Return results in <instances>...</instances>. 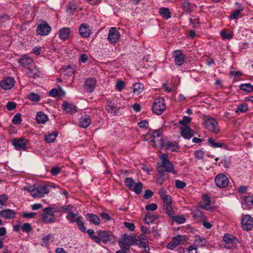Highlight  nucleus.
<instances>
[{
  "mask_svg": "<svg viewBox=\"0 0 253 253\" xmlns=\"http://www.w3.org/2000/svg\"><path fill=\"white\" fill-rule=\"evenodd\" d=\"M241 90L248 93L253 91V85L250 83L242 84L240 85Z\"/></svg>",
  "mask_w": 253,
  "mask_h": 253,
  "instance_id": "nucleus-37",
  "label": "nucleus"
},
{
  "mask_svg": "<svg viewBox=\"0 0 253 253\" xmlns=\"http://www.w3.org/2000/svg\"><path fill=\"white\" fill-rule=\"evenodd\" d=\"M77 9V6L74 3H69L67 6V11L70 14L73 13Z\"/></svg>",
  "mask_w": 253,
  "mask_h": 253,
  "instance_id": "nucleus-59",
  "label": "nucleus"
},
{
  "mask_svg": "<svg viewBox=\"0 0 253 253\" xmlns=\"http://www.w3.org/2000/svg\"><path fill=\"white\" fill-rule=\"evenodd\" d=\"M96 84V81L92 78L87 79L84 84L85 88L86 91L91 92L93 91Z\"/></svg>",
  "mask_w": 253,
  "mask_h": 253,
  "instance_id": "nucleus-16",
  "label": "nucleus"
},
{
  "mask_svg": "<svg viewBox=\"0 0 253 253\" xmlns=\"http://www.w3.org/2000/svg\"><path fill=\"white\" fill-rule=\"evenodd\" d=\"M188 253H197V247L195 245L190 246L187 248Z\"/></svg>",
  "mask_w": 253,
  "mask_h": 253,
  "instance_id": "nucleus-64",
  "label": "nucleus"
},
{
  "mask_svg": "<svg viewBox=\"0 0 253 253\" xmlns=\"http://www.w3.org/2000/svg\"><path fill=\"white\" fill-rule=\"evenodd\" d=\"M80 35L83 37H88L90 34V30L89 29L88 25L86 24H82L79 29Z\"/></svg>",
  "mask_w": 253,
  "mask_h": 253,
  "instance_id": "nucleus-21",
  "label": "nucleus"
},
{
  "mask_svg": "<svg viewBox=\"0 0 253 253\" xmlns=\"http://www.w3.org/2000/svg\"><path fill=\"white\" fill-rule=\"evenodd\" d=\"M160 15L165 19H168L171 17V13L168 8L161 7L159 9Z\"/></svg>",
  "mask_w": 253,
  "mask_h": 253,
  "instance_id": "nucleus-27",
  "label": "nucleus"
},
{
  "mask_svg": "<svg viewBox=\"0 0 253 253\" xmlns=\"http://www.w3.org/2000/svg\"><path fill=\"white\" fill-rule=\"evenodd\" d=\"M8 198L6 194L0 195V208H2L5 205V203L8 200Z\"/></svg>",
  "mask_w": 253,
  "mask_h": 253,
  "instance_id": "nucleus-55",
  "label": "nucleus"
},
{
  "mask_svg": "<svg viewBox=\"0 0 253 253\" xmlns=\"http://www.w3.org/2000/svg\"><path fill=\"white\" fill-rule=\"evenodd\" d=\"M36 120L39 124H44L48 120V117L42 112L41 111L37 113Z\"/></svg>",
  "mask_w": 253,
  "mask_h": 253,
  "instance_id": "nucleus-32",
  "label": "nucleus"
},
{
  "mask_svg": "<svg viewBox=\"0 0 253 253\" xmlns=\"http://www.w3.org/2000/svg\"><path fill=\"white\" fill-rule=\"evenodd\" d=\"M194 241L197 244V246L204 247L207 244V240L205 238L201 237L198 235L194 236Z\"/></svg>",
  "mask_w": 253,
  "mask_h": 253,
  "instance_id": "nucleus-33",
  "label": "nucleus"
},
{
  "mask_svg": "<svg viewBox=\"0 0 253 253\" xmlns=\"http://www.w3.org/2000/svg\"><path fill=\"white\" fill-rule=\"evenodd\" d=\"M223 240L226 244H229L235 243L237 242V239L235 237L228 234H225L223 236Z\"/></svg>",
  "mask_w": 253,
  "mask_h": 253,
  "instance_id": "nucleus-34",
  "label": "nucleus"
},
{
  "mask_svg": "<svg viewBox=\"0 0 253 253\" xmlns=\"http://www.w3.org/2000/svg\"><path fill=\"white\" fill-rule=\"evenodd\" d=\"M162 131L161 129H158L154 132L152 140L155 145H159L161 147L164 146V142L160 138Z\"/></svg>",
  "mask_w": 253,
  "mask_h": 253,
  "instance_id": "nucleus-14",
  "label": "nucleus"
},
{
  "mask_svg": "<svg viewBox=\"0 0 253 253\" xmlns=\"http://www.w3.org/2000/svg\"><path fill=\"white\" fill-rule=\"evenodd\" d=\"M125 84L124 81L121 79H117L116 85L115 89L118 91H121L124 88Z\"/></svg>",
  "mask_w": 253,
  "mask_h": 253,
  "instance_id": "nucleus-48",
  "label": "nucleus"
},
{
  "mask_svg": "<svg viewBox=\"0 0 253 253\" xmlns=\"http://www.w3.org/2000/svg\"><path fill=\"white\" fill-rule=\"evenodd\" d=\"M33 59L27 55H24L18 59V62L21 64L23 66H30L33 65Z\"/></svg>",
  "mask_w": 253,
  "mask_h": 253,
  "instance_id": "nucleus-23",
  "label": "nucleus"
},
{
  "mask_svg": "<svg viewBox=\"0 0 253 253\" xmlns=\"http://www.w3.org/2000/svg\"><path fill=\"white\" fill-rule=\"evenodd\" d=\"M241 224L242 227L244 230L249 231L253 227V219L250 215L247 214L243 217Z\"/></svg>",
  "mask_w": 253,
  "mask_h": 253,
  "instance_id": "nucleus-10",
  "label": "nucleus"
},
{
  "mask_svg": "<svg viewBox=\"0 0 253 253\" xmlns=\"http://www.w3.org/2000/svg\"><path fill=\"white\" fill-rule=\"evenodd\" d=\"M21 230L23 232L29 233L32 231V227L29 223H25L22 225Z\"/></svg>",
  "mask_w": 253,
  "mask_h": 253,
  "instance_id": "nucleus-54",
  "label": "nucleus"
},
{
  "mask_svg": "<svg viewBox=\"0 0 253 253\" xmlns=\"http://www.w3.org/2000/svg\"><path fill=\"white\" fill-rule=\"evenodd\" d=\"M175 185L176 188L179 189H182L186 186V184L184 181H181L180 180H176L175 181Z\"/></svg>",
  "mask_w": 253,
  "mask_h": 253,
  "instance_id": "nucleus-62",
  "label": "nucleus"
},
{
  "mask_svg": "<svg viewBox=\"0 0 253 253\" xmlns=\"http://www.w3.org/2000/svg\"><path fill=\"white\" fill-rule=\"evenodd\" d=\"M69 34L70 30L69 28H63L60 31L59 37L61 39L63 40H66L69 38Z\"/></svg>",
  "mask_w": 253,
  "mask_h": 253,
  "instance_id": "nucleus-39",
  "label": "nucleus"
},
{
  "mask_svg": "<svg viewBox=\"0 0 253 253\" xmlns=\"http://www.w3.org/2000/svg\"><path fill=\"white\" fill-rule=\"evenodd\" d=\"M90 118L87 116H84L81 118L80 126L84 128H85L90 125Z\"/></svg>",
  "mask_w": 253,
  "mask_h": 253,
  "instance_id": "nucleus-35",
  "label": "nucleus"
},
{
  "mask_svg": "<svg viewBox=\"0 0 253 253\" xmlns=\"http://www.w3.org/2000/svg\"><path fill=\"white\" fill-rule=\"evenodd\" d=\"M158 217V215H155L149 212H147L145 215L144 220L147 224L152 223Z\"/></svg>",
  "mask_w": 253,
  "mask_h": 253,
  "instance_id": "nucleus-31",
  "label": "nucleus"
},
{
  "mask_svg": "<svg viewBox=\"0 0 253 253\" xmlns=\"http://www.w3.org/2000/svg\"><path fill=\"white\" fill-rule=\"evenodd\" d=\"M160 160L157 163L156 168L160 173L164 172H169L172 174H176L177 171L174 169L173 165L171 163L167 154H163L159 156Z\"/></svg>",
  "mask_w": 253,
  "mask_h": 253,
  "instance_id": "nucleus-1",
  "label": "nucleus"
},
{
  "mask_svg": "<svg viewBox=\"0 0 253 253\" xmlns=\"http://www.w3.org/2000/svg\"><path fill=\"white\" fill-rule=\"evenodd\" d=\"M42 246H47L50 243H51L53 241L54 237L52 234H49L44 237L42 238Z\"/></svg>",
  "mask_w": 253,
  "mask_h": 253,
  "instance_id": "nucleus-43",
  "label": "nucleus"
},
{
  "mask_svg": "<svg viewBox=\"0 0 253 253\" xmlns=\"http://www.w3.org/2000/svg\"><path fill=\"white\" fill-rule=\"evenodd\" d=\"M162 200L163 201V207H166L167 205H172V199L170 196H166V198Z\"/></svg>",
  "mask_w": 253,
  "mask_h": 253,
  "instance_id": "nucleus-60",
  "label": "nucleus"
},
{
  "mask_svg": "<svg viewBox=\"0 0 253 253\" xmlns=\"http://www.w3.org/2000/svg\"><path fill=\"white\" fill-rule=\"evenodd\" d=\"M99 243L101 241L104 243L109 241V236L106 231H99L98 233Z\"/></svg>",
  "mask_w": 253,
  "mask_h": 253,
  "instance_id": "nucleus-29",
  "label": "nucleus"
},
{
  "mask_svg": "<svg viewBox=\"0 0 253 253\" xmlns=\"http://www.w3.org/2000/svg\"><path fill=\"white\" fill-rule=\"evenodd\" d=\"M63 109L68 113H74L77 111V107L72 103L64 102L62 105Z\"/></svg>",
  "mask_w": 253,
  "mask_h": 253,
  "instance_id": "nucleus-18",
  "label": "nucleus"
},
{
  "mask_svg": "<svg viewBox=\"0 0 253 253\" xmlns=\"http://www.w3.org/2000/svg\"><path fill=\"white\" fill-rule=\"evenodd\" d=\"M172 56L174 58V63L178 66H181L186 59L185 55L180 49L173 51L172 52Z\"/></svg>",
  "mask_w": 253,
  "mask_h": 253,
  "instance_id": "nucleus-7",
  "label": "nucleus"
},
{
  "mask_svg": "<svg viewBox=\"0 0 253 253\" xmlns=\"http://www.w3.org/2000/svg\"><path fill=\"white\" fill-rule=\"evenodd\" d=\"M208 143L213 148H225L226 145L225 143L221 142H216L212 138H210L208 139Z\"/></svg>",
  "mask_w": 253,
  "mask_h": 253,
  "instance_id": "nucleus-26",
  "label": "nucleus"
},
{
  "mask_svg": "<svg viewBox=\"0 0 253 253\" xmlns=\"http://www.w3.org/2000/svg\"><path fill=\"white\" fill-rule=\"evenodd\" d=\"M163 210L169 216V217H173L175 215V212L172 207V205H167L166 207H163Z\"/></svg>",
  "mask_w": 253,
  "mask_h": 253,
  "instance_id": "nucleus-42",
  "label": "nucleus"
},
{
  "mask_svg": "<svg viewBox=\"0 0 253 253\" xmlns=\"http://www.w3.org/2000/svg\"><path fill=\"white\" fill-rule=\"evenodd\" d=\"M87 233L90 236V237L95 242L97 243H99V239L98 238V236H96L94 235V231L93 229H89L87 230Z\"/></svg>",
  "mask_w": 253,
  "mask_h": 253,
  "instance_id": "nucleus-58",
  "label": "nucleus"
},
{
  "mask_svg": "<svg viewBox=\"0 0 253 253\" xmlns=\"http://www.w3.org/2000/svg\"><path fill=\"white\" fill-rule=\"evenodd\" d=\"M214 182L216 185L220 188L226 187L229 183L227 177L223 173L218 174L215 177Z\"/></svg>",
  "mask_w": 253,
  "mask_h": 253,
  "instance_id": "nucleus-8",
  "label": "nucleus"
},
{
  "mask_svg": "<svg viewBox=\"0 0 253 253\" xmlns=\"http://www.w3.org/2000/svg\"><path fill=\"white\" fill-rule=\"evenodd\" d=\"M152 109L153 112L156 114H162L166 109L164 99L163 97L156 99L153 103Z\"/></svg>",
  "mask_w": 253,
  "mask_h": 253,
  "instance_id": "nucleus-5",
  "label": "nucleus"
},
{
  "mask_svg": "<svg viewBox=\"0 0 253 253\" xmlns=\"http://www.w3.org/2000/svg\"><path fill=\"white\" fill-rule=\"evenodd\" d=\"M83 217L81 216H80L76 220V222L77 223V225L78 226L80 230L84 232H85V228L84 226V223L83 222Z\"/></svg>",
  "mask_w": 253,
  "mask_h": 253,
  "instance_id": "nucleus-45",
  "label": "nucleus"
},
{
  "mask_svg": "<svg viewBox=\"0 0 253 253\" xmlns=\"http://www.w3.org/2000/svg\"><path fill=\"white\" fill-rule=\"evenodd\" d=\"M190 24H191L194 28H197L200 25L199 19L195 17L194 16H191L189 19Z\"/></svg>",
  "mask_w": 253,
  "mask_h": 253,
  "instance_id": "nucleus-50",
  "label": "nucleus"
},
{
  "mask_svg": "<svg viewBox=\"0 0 253 253\" xmlns=\"http://www.w3.org/2000/svg\"><path fill=\"white\" fill-rule=\"evenodd\" d=\"M202 125L205 128L214 134L219 132L220 127L217 121L209 115H204Z\"/></svg>",
  "mask_w": 253,
  "mask_h": 253,
  "instance_id": "nucleus-2",
  "label": "nucleus"
},
{
  "mask_svg": "<svg viewBox=\"0 0 253 253\" xmlns=\"http://www.w3.org/2000/svg\"><path fill=\"white\" fill-rule=\"evenodd\" d=\"M173 239L178 245L180 244H183L186 241L185 236L181 235L174 236Z\"/></svg>",
  "mask_w": 253,
  "mask_h": 253,
  "instance_id": "nucleus-49",
  "label": "nucleus"
},
{
  "mask_svg": "<svg viewBox=\"0 0 253 253\" xmlns=\"http://www.w3.org/2000/svg\"><path fill=\"white\" fill-rule=\"evenodd\" d=\"M78 213H74L73 212H69L66 216V218L69 220L71 223L76 222L77 219L80 216Z\"/></svg>",
  "mask_w": 253,
  "mask_h": 253,
  "instance_id": "nucleus-41",
  "label": "nucleus"
},
{
  "mask_svg": "<svg viewBox=\"0 0 253 253\" xmlns=\"http://www.w3.org/2000/svg\"><path fill=\"white\" fill-rule=\"evenodd\" d=\"M55 220V217L53 213H46L43 215L42 220L46 223L53 222Z\"/></svg>",
  "mask_w": 253,
  "mask_h": 253,
  "instance_id": "nucleus-30",
  "label": "nucleus"
},
{
  "mask_svg": "<svg viewBox=\"0 0 253 253\" xmlns=\"http://www.w3.org/2000/svg\"><path fill=\"white\" fill-rule=\"evenodd\" d=\"M57 135V132L54 131L52 133H50L47 135H44V140L47 143H51L54 141Z\"/></svg>",
  "mask_w": 253,
  "mask_h": 253,
  "instance_id": "nucleus-38",
  "label": "nucleus"
},
{
  "mask_svg": "<svg viewBox=\"0 0 253 253\" xmlns=\"http://www.w3.org/2000/svg\"><path fill=\"white\" fill-rule=\"evenodd\" d=\"M191 121V119L190 117L185 116L183 117L182 120H180L178 122V123L181 125L185 126Z\"/></svg>",
  "mask_w": 253,
  "mask_h": 253,
  "instance_id": "nucleus-56",
  "label": "nucleus"
},
{
  "mask_svg": "<svg viewBox=\"0 0 253 253\" xmlns=\"http://www.w3.org/2000/svg\"><path fill=\"white\" fill-rule=\"evenodd\" d=\"M220 35L223 40H230L233 38V34L231 32L226 33L224 31H221L220 32Z\"/></svg>",
  "mask_w": 253,
  "mask_h": 253,
  "instance_id": "nucleus-51",
  "label": "nucleus"
},
{
  "mask_svg": "<svg viewBox=\"0 0 253 253\" xmlns=\"http://www.w3.org/2000/svg\"><path fill=\"white\" fill-rule=\"evenodd\" d=\"M173 221H175L178 224H182L185 222L186 219L183 215H174L173 217H171Z\"/></svg>",
  "mask_w": 253,
  "mask_h": 253,
  "instance_id": "nucleus-47",
  "label": "nucleus"
},
{
  "mask_svg": "<svg viewBox=\"0 0 253 253\" xmlns=\"http://www.w3.org/2000/svg\"><path fill=\"white\" fill-rule=\"evenodd\" d=\"M248 105L246 103H242L237 106L238 110L236 111V112L239 111L241 113H244L246 112L248 110Z\"/></svg>",
  "mask_w": 253,
  "mask_h": 253,
  "instance_id": "nucleus-52",
  "label": "nucleus"
},
{
  "mask_svg": "<svg viewBox=\"0 0 253 253\" xmlns=\"http://www.w3.org/2000/svg\"><path fill=\"white\" fill-rule=\"evenodd\" d=\"M137 240L135 237L133 236L128 235L127 234L124 235L122 238L118 240L119 245L127 248L130 250V247L136 244Z\"/></svg>",
  "mask_w": 253,
  "mask_h": 253,
  "instance_id": "nucleus-6",
  "label": "nucleus"
},
{
  "mask_svg": "<svg viewBox=\"0 0 253 253\" xmlns=\"http://www.w3.org/2000/svg\"><path fill=\"white\" fill-rule=\"evenodd\" d=\"M191 130L187 126H183L181 129V135L185 139H190L193 136Z\"/></svg>",
  "mask_w": 253,
  "mask_h": 253,
  "instance_id": "nucleus-17",
  "label": "nucleus"
},
{
  "mask_svg": "<svg viewBox=\"0 0 253 253\" xmlns=\"http://www.w3.org/2000/svg\"><path fill=\"white\" fill-rule=\"evenodd\" d=\"M120 28L112 27V42H117L120 37Z\"/></svg>",
  "mask_w": 253,
  "mask_h": 253,
  "instance_id": "nucleus-28",
  "label": "nucleus"
},
{
  "mask_svg": "<svg viewBox=\"0 0 253 253\" xmlns=\"http://www.w3.org/2000/svg\"><path fill=\"white\" fill-rule=\"evenodd\" d=\"M86 218L90 222L92 223L95 225H98L100 224V218L97 215L95 214L92 213H87L86 215Z\"/></svg>",
  "mask_w": 253,
  "mask_h": 253,
  "instance_id": "nucleus-24",
  "label": "nucleus"
},
{
  "mask_svg": "<svg viewBox=\"0 0 253 253\" xmlns=\"http://www.w3.org/2000/svg\"><path fill=\"white\" fill-rule=\"evenodd\" d=\"M235 5L236 9L231 12L230 18L232 19H237L241 17L242 12L244 10V6L240 3L236 2Z\"/></svg>",
  "mask_w": 253,
  "mask_h": 253,
  "instance_id": "nucleus-11",
  "label": "nucleus"
},
{
  "mask_svg": "<svg viewBox=\"0 0 253 253\" xmlns=\"http://www.w3.org/2000/svg\"><path fill=\"white\" fill-rule=\"evenodd\" d=\"M242 204L243 208L245 209H248L253 206V195L246 197Z\"/></svg>",
  "mask_w": 253,
  "mask_h": 253,
  "instance_id": "nucleus-20",
  "label": "nucleus"
},
{
  "mask_svg": "<svg viewBox=\"0 0 253 253\" xmlns=\"http://www.w3.org/2000/svg\"><path fill=\"white\" fill-rule=\"evenodd\" d=\"M27 73L29 77L35 79L38 78L40 75V72L34 65L28 67Z\"/></svg>",
  "mask_w": 253,
  "mask_h": 253,
  "instance_id": "nucleus-15",
  "label": "nucleus"
},
{
  "mask_svg": "<svg viewBox=\"0 0 253 253\" xmlns=\"http://www.w3.org/2000/svg\"><path fill=\"white\" fill-rule=\"evenodd\" d=\"M125 226L127 228L129 231H132L135 229V225L133 223L125 222H124Z\"/></svg>",
  "mask_w": 253,
  "mask_h": 253,
  "instance_id": "nucleus-63",
  "label": "nucleus"
},
{
  "mask_svg": "<svg viewBox=\"0 0 253 253\" xmlns=\"http://www.w3.org/2000/svg\"><path fill=\"white\" fill-rule=\"evenodd\" d=\"M0 215L5 219H11L15 217V212L12 210L7 209L1 211Z\"/></svg>",
  "mask_w": 253,
  "mask_h": 253,
  "instance_id": "nucleus-19",
  "label": "nucleus"
},
{
  "mask_svg": "<svg viewBox=\"0 0 253 253\" xmlns=\"http://www.w3.org/2000/svg\"><path fill=\"white\" fill-rule=\"evenodd\" d=\"M125 184L129 190L134 192L136 194L139 195L141 193L143 188V184L141 182L136 183L132 178L128 177L126 178Z\"/></svg>",
  "mask_w": 253,
  "mask_h": 253,
  "instance_id": "nucleus-4",
  "label": "nucleus"
},
{
  "mask_svg": "<svg viewBox=\"0 0 253 253\" xmlns=\"http://www.w3.org/2000/svg\"><path fill=\"white\" fill-rule=\"evenodd\" d=\"M166 148L172 152H177L179 149V147L176 142L168 141L166 144Z\"/></svg>",
  "mask_w": 253,
  "mask_h": 253,
  "instance_id": "nucleus-25",
  "label": "nucleus"
},
{
  "mask_svg": "<svg viewBox=\"0 0 253 253\" xmlns=\"http://www.w3.org/2000/svg\"><path fill=\"white\" fill-rule=\"evenodd\" d=\"M15 81L12 78L7 77L0 82V86L4 90L11 88L14 85Z\"/></svg>",
  "mask_w": 253,
  "mask_h": 253,
  "instance_id": "nucleus-12",
  "label": "nucleus"
},
{
  "mask_svg": "<svg viewBox=\"0 0 253 253\" xmlns=\"http://www.w3.org/2000/svg\"><path fill=\"white\" fill-rule=\"evenodd\" d=\"M12 121L14 125L20 124L21 122V115L19 113L16 114Z\"/></svg>",
  "mask_w": 253,
  "mask_h": 253,
  "instance_id": "nucleus-61",
  "label": "nucleus"
},
{
  "mask_svg": "<svg viewBox=\"0 0 253 253\" xmlns=\"http://www.w3.org/2000/svg\"><path fill=\"white\" fill-rule=\"evenodd\" d=\"M27 98L31 101L38 102L41 99V96L34 92H31L27 95Z\"/></svg>",
  "mask_w": 253,
  "mask_h": 253,
  "instance_id": "nucleus-44",
  "label": "nucleus"
},
{
  "mask_svg": "<svg viewBox=\"0 0 253 253\" xmlns=\"http://www.w3.org/2000/svg\"><path fill=\"white\" fill-rule=\"evenodd\" d=\"M122 112L123 108L112 105V114L114 113L117 115H120L122 114Z\"/></svg>",
  "mask_w": 253,
  "mask_h": 253,
  "instance_id": "nucleus-57",
  "label": "nucleus"
},
{
  "mask_svg": "<svg viewBox=\"0 0 253 253\" xmlns=\"http://www.w3.org/2000/svg\"><path fill=\"white\" fill-rule=\"evenodd\" d=\"M23 190L30 193L31 195L34 198H41L49 193V190L45 186L38 187L34 186H25Z\"/></svg>",
  "mask_w": 253,
  "mask_h": 253,
  "instance_id": "nucleus-3",
  "label": "nucleus"
},
{
  "mask_svg": "<svg viewBox=\"0 0 253 253\" xmlns=\"http://www.w3.org/2000/svg\"><path fill=\"white\" fill-rule=\"evenodd\" d=\"M205 152L202 150L196 151L194 152L195 158L198 160H202L205 156Z\"/></svg>",
  "mask_w": 253,
  "mask_h": 253,
  "instance_id": "nucleus-53",
  "label": "nucleus"
},
{
  "mask_svg": "<svg viewBox=\"0 0 253 253\" xmlns=\"http://www.w3.org/2000/svg\"><path fill=\"white\" fill-rule=\"evenodd\" d=\"M83 217L81 216H80L76 220V222L77 223V225L78 226L80 230L84 232H85V228L84 226V223L83 222Z\"/></svg>",
  "mask_w": 253,
  "mask_h": 253,
  "instance_id": "nucleus-46",
  "label": "nucleus"
},
{
  "mask_svg": "<svg viewBox=\"0 0 253 253\" xmlns=\"http://www.w3.org/2000/svg\"><path fill=\"white\" fill-rule=\"evenodd\" d=\"M132 92L134 94L138 95L141 93L144 88V84L142 83H137L133 84L132 85Z\"/></svg>",
  "mask_w": 253,
  "mask_h": 253,
  "instance_id": "nucleus-22",
  "label": "nucleus"
},
{
  "mask_svg": "<svg viewBox=\"0 0 253 253\" xmlns=\"http://www.w3.org/2000/svg\"><path fill=\"white\" fill-rule=\"evenodd\" d=\"M27 142L26 139L23 138H15L12 140L13 145L17 150H26Z\"/></svg>",
  "mask_w": 253,
  "mask_h": 253,
  "instance_id": "nucleus-9",
  "label": "nucleus"
},
{
  "mask_svg": "<svg viewBox=\"0 0 253 253\" xmlns=\"http://www.w3.org/2000/svg\"><path fill=\"white\" fill-rule=\"evenodd\" d=\"M211 203V199L207 196H204L202 200L200 202V206L202 209L208 210V207Z\"/></svg>",
  "mask_w": 253,
  "mask_h": 253,
  "instance_id": "nucleus-36",
  "label": "nucleus"
},
{
  "mask_svg": "<svg viewBox=\"0 0 253 253\" xmlns=\"http://www.w3.org/2000/svg\"><path fill=\"white\" fill-rule=\"evenodd\" d=\"M51 30V27L46 23H44L39 25L37 29L38 34L41 36L47 35Z\"/></svg>",
  "mask_w": 253,
  "mask_h": 253,
  "instance_id": "nucleus-13",
  "label": "nucleus"
},
{
  "mask_svg": "<svg viewBox=\"0 0 253 253\" xmlns=\"http://www.w3.org/2000/svg\"><path fill=\"white\" fill-rule=\"evenodd\" d=\"M181 7L183 11L186 13L190 14L192 11V7L191 4L190 2L187 1L184 2L182 3Z\"/></svg>",
  "mask_w": 253,
  "mask_h": 253,
  "instance_id": "nucleus-40",
  "label": "nucleus"
}]
</instances>
